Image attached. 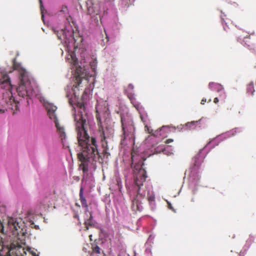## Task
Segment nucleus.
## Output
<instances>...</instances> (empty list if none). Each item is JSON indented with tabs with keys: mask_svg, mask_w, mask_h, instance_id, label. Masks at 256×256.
<instances>
[{
	"mask_svg": "<svg viewBox=\"0 0 256 256\" xmlns=\"http://www.w3.org/2000/svg\"><path fill=\"white\" fill-rule=\"evenodd\" d=\"M254 242V237L252 236H249L248 238L246 240L244 246L248 249Z\"/></svg>",
	"mask_w": 256,
	"mask_h": 256,
	"instance_id": "obj_15",
	"label": "nucleus"
},
{
	"mask_svg": "<svg viewBox=\"0 0 256 256\" xmlns=\"http://www.w3.org/2000/svg\"><path fill=\"white\" fill-rule=\"evenodd\" d=\"M144 129H145V130L146 132H147L148 133V134H152V130L148 126H144Z\"/></svg>",
	"mask_w": 256,
	"mask_h": 256,
	"instance_id": "obj_23",
	"label": "nucleus"
},
{
	"mask_svg": "<svg viewBox=\"0 0 256 256\" xmlns=\"http://www.w3.org/2000/svg\"><path fill=\"white\" fill-rule=\"evenodd\" d=\"M2 240V238L0 236V242H1Z\"/></svg>",
	"mask_w": 256,
	"mask_h": 256,
	"instance_id": "obj_36",
	"label": "nucleus"
},
{
	"mask_svg": "<svg viewBox=\"0 0 256 256\" xmlns=\"http://www.w3.org/2000/svg\"><path fill=\"white\" fill-rule=\"evenodd\" d=\"M92 252L96 254H100V248L98 246L95 244H92Z\"/></svg>",
	"mask_w": 256,
	"mask_h": 256,
	"instance_id": "obj_16",
	"label": "nucleus"
},
{
	"mask_svg": "<svg viewBox=\"0 0 256 256\" xmlns=\"http://www.w3.org/2000/svg\"><path fill=\"white\" fill-rule=\"evenodd\" d=\"M132 104H133L134 106V108H136V109L138 110V109L140 107V104L138 102L136 101V98H134V100H130Z\"/></svg>",
	"mask_w": 256,
	"mask_h": 256,
	"instance_id": "obj_20",
	"label": "nucleus"
},
{
	"mask_svg": "<svg viewBox=\"0 0 256 256\" xmlns=\"http://www.w3.org/2000/svg\"><path fill=\"white\" fill-rule=\"evenodd\" d=\"M134 0H120L119 2L120 6L122 9H126L132 5Z\"/></svg>",
	"mask_w": 256,
	"mask_h": 256,
	"instance_id": "obj_12",
	"label": "nucleus"
},
{
	"mask_svg": "<svg viewBox=\"0 0 256 256\" xmlns=\"http://www.w3.org/2000/svg\"><path fill=\"white\" fill-rule=\"evenodd\" d=\"M92 236V234L89 236V237H90V240H92V238H91Z\"/></svg>",
	"mask_w": 256,
	"mask_h": 256,
	"instance_id": "obj_34",
	"label": "nucleus"
},
{
	"mask_svg": "<svg viewBox=\"0 0 256 256\" xmlns=\"http://www.w3.org/2000/svg\"><path fill=\"white\" fill-rule=\"evenodd\" d=\"M132 160H133V156L132 155Z\"/></svg>",
	"mask_w": 256,
	"mask_h": 256,
	"instance_id": "obj_37",
	"label": "nucleus"
},
{
	"mask_svg": "<svg viewBox=\"0 0 256 256\" xmlns=\"http://www.w3.org/2000/svg\"><path fill=\"white\" fill-rule=\"evenodd\" d=\"M202 120V119H200L198 121H193L190 122H188L186 126L190 128H192V126H194L196 123L200 122Z\"/></svg>",
	"mask_w": 256,
	"mask_h": 256,
	"instance_id": "obj_19",
	"label": "nucleus"
},
{
	"mask_svg": "<svg viewBox=\"0 0 256 256\" xmlns=\"http://www.w3.org/2000/svg\"><path fill=\"white\" fill-rule=\"evenodd\" d=\"M12 100L14 102V104H11V105L12 106V108L14 110H18V102H16L14 98H13V99L10 98V102H12Z\"/></svg>",
	"mask_w": 256,
	"mask_h": 256,
	"instance_id": "obj_18",
	"label": "nucleus"
},
{
	"mask_svg": "<svg viewBox=\"0 0 256 256\" xmlns=\"http://www.w3.org/2000/svg\"><path fill=\"white\" fill-rule=\"evenodd\" d=\"M206 102V98H202L201 100L200 104H204L205 102Z\"/></svg>",
	"mask_w": 256,
	"mask_h": 256,
	"instance_id": "obj_28",
	"label": "nucleus"
},
{
	"mask_svg": "<svg viewBox=\"0 0 256 256\" xmlns=\"http://www.w3.org/2000/svg\"><path fill=\"white\" fill-rule=\"evenodd\" d=\"M74 217L76 218H78V216L76 214Z\"/></svg>",
	"mask_w": 256,
	"mask_h": 256,
	"instance_id": "obj_33",
	"label": "nucleus"
},
{
	"mask_svg": "<svg viewBox=\"0 0 256 256\" xmlns=\"http://www.w3.org/2000/svg\"><path fill=\"white\" fill-rule=\"evenodd\" d=\"M246 92L247 93L250 94L252 95L253 94L254 92V84L253 82H250L247 85Z\"/></svg>",
	"mask_w": 256,
	"mask_h": 256,
	"instance_id": "obj_14",
	"label": "nucleus"
},
{
	"mask_svg": "<svg viewBox=\"0 0 256 256\" xmlns=\"http://www.w3.org/2000/svg\"><path fill=\"white\" fill-rule=\"evenodd\" d=\"M222 24H224V18H222Z\"/></svg>",
	"mask_w": 256,
	"mask_h": 256,
	"instance_id": "obj_35",
	"label": "nucleus"
},
{
	"mask_svg": "<svg viewBox=\"0 0 256 256\" xmlns=\"http://www.w3.org/2000/svg\"><path fill=\"white\" fill-rule=\"evenodd\" d=\"M134 86L132 84H129L125 90L124 92L130 100H134V94L133 92Z\"/></svg>",
	"mask_w": 256,
	"mask_h": 256,
	"instance_id": "obj_9",
	"label": "nucleus"
},
{
	"mask_svg": "<svg viewBox=\"0 0 256 256\" xmlns=\"http://www.w3.org/2000/svg\"><path fill=\"white\" fill-rule=\"evenodd\" d=\"M122 127L123 131V134L124 138L128 137L130 138H132L134 137L135 128L134 125L130 124L124 126L122 118H121Z\"/></svg>",
	"mask_w": 256,
	"mask_h": 256,
	"instance_id": "obj_5",
	"label": "nucleus"
},
{
	"mask_svg": "<svg viewBox=\"0 0 256 256\" xmlns=\"http://www.w3.org/2000/svg\"><path fill=\"white\" fill-rule=\"evenodd\" d=\"M8 224L10 230L12 232L13 235L16 236L18 234V230L20 229V226L15 218H9Z\"/></svg>",
	"mask_w": 256,
	"mask_h": 256,
	"instance_id": "obj_6",
	"label": "nucleus"
},
{
	"mask_svg": "<svg viewBox=\"0 0 256 256\" xmlns=\"http://www.w3.org/2000/svg\"><path fill=\"white\" fill-rule=\"evenodd\" d=\"M168 207L170 209H172V204L170 203H169V202H168Z\"/></svg>",
	"mask_w": 256,
	"mask_h": 256,
	"instance_id": "obj_32",
	"label": "nucleus"
},
{
	"mask_svg": "<svg viewBox=\"0 0 256 256\" xmlns=\"http://www.w3.org/2000/svg\"><path fill=\"white\" fill-rule=\"evenodd\" d=\"M84 188L82 187H81L80 190V200L82 204V207H88V204L86 202V200L84 196Z\"/></svg>",
	"mask_w": 256,
	"mask_h": 256,
	"instance_id": "obj_13",
	"label": "nucleus"
},
{
	"mask_svg": "<svg viewBox=\"0 0 256 256\" xmlns=\"http://www.w3.org/2000/svg\"><path fill=\"white\" fill-rule=\"evenodd\" d=\"M219 100L218 98H215L214 100V102L215 104H217Z\"/></svg>",
	"mask_w": 256,
	"mask_h": 256,
	"instance_id": "obj_29",
	"label": "nucleus"
},
{
	"mask_svg": "<svg viewBox=\"0 0 256 256\" xmlns=\"http://www.w3.org/2000/svg\"><path fill=\"white\" fill-rule=\"evenodd\" d=\"M40 1V10H41V14H42V18H43L44 16V6H43V4H42V0H39Z\"/></svg>",
	"mask_w": 256,
	"mask_h": 256,
	"instance_id": "obj_21",
	"label": "nucleus"
},
{
	"mask_svg": "<svg viewBox=\"0 0 256 256\" xmlns=\"http://www.w3.org/2000/svg\"><path fill=\"white\" fill-rule=\"evenodd\" d=\"M54 34L57 36L58 38L60 40L62 39V35L64 34V30H61L60 31L56 30L55 29H53Z\"/></svg>",
	"mask_w": 256,
	"mask_h": 256,
	"instance_id": "obj_17",
	"label": "nucleus"
},
{
	"mask_svg": "<svg viewBox=\"0 0 256 256\" xmlns=\"http://www.w3.org/2000/svg\"><path fill=\"white\" fill-rule=\"evenodd\" d=\"M0 232L4 234V228L2 223H0Z\"/></svg>",
	"mask_w": 256,
	"mask_h": 256,
	"instance_id": "obj_26",
	"label": "nucleus"
},
{
	"mask_svg": "<svg viewBox=\"0 0 256 256\" xmlns=\"http://www.w3.org/2000/svg\"><path fill=\"white\" fill-rule=\"evenodd\" d=\"M78 70H76V72L78 73V75L76 76L74 84L72 86V90L74 92V94L76 96L77 94V90H79L80 88L82 87L81 86L82 84V78L80 76V74L78 72Z\"/></svg>",
	"mask_w": 256,
	"mask_h": 256,
	"instance_id": "obj_8",
	"label": "nucleus"
},
{
	"mask_svg": "<svg viewBox=\"0 0 256 256\" xmlns=\"http://www.w3.org/2000/svg\"><path fill=\"white\" fill-rule=\"evenodd\" d=\"M204 159V156L202 154V152H200L193 158L194 166L198 167L203 162Z\"/></svg>",
	"mask_w": 256,
	"mask_h": 256,
	"instance_id": "obj_10",
	"label": "nucleus"
},
{
	"mask_svg": "<svg viewBox=\"0 0 256 256\" xmlns=\"http://www.w3.org/2000/svg\"><path fill=\"white\" fill-rule=\"evenodd\" d=\"M208 87L212 90L220 92L221 94L220 96H222L224 98H225L226 94L222 86L218 83L211 82L209 84Z\"/></svg>",
	"mask_w": 256,
	"mask_h": 256,
	"instance_id": "obj_7",
	"label": "nucleus"
},
{
	"mask_svg": "<svg viewBox=\"0 0 256 256\" xmlns=\"http://www.w3.org/2000/svg\"><path fill=\"white\" fill-rule=\"evenodd\" d=\"M68 11V8L67 6H63L62 8L61 12H66Z\"/></svg>",
	"mask_w": 256,
	"mask_h": 256,
	"instance_id": "obj_24",
	"label": "nucleus"
},
{
	"mask_svg": "<svg viewBox=\"0 0 256 256\" xmlns=\"http://www.w3.org/2000/svg\"><path fill=\"white\" fill-rule=\"evenodd\" d=\"M13 66L14 67V69H16V70L18 69L17 66H16V63H15V62H14Z\"/></svg>",
	"mask_w": 256,
	"mask_h": 256,
	"instance_id": "obj_30",
	"label": "nucleus"
},
{
	"mask_svg": "<svg viewBox=\"0 0 256 256\" xmlns=\"http://www.w3.org/2000/svg\"><path fill=\"white\" fill-rule=\"evenodd\" d=\"M224 29L226 30V28H225V26H224Z\"/></svg>",
	"mask_w": 256,
	"mask_h": 256,
	"instance_id": "obj_38",
	"label": "nucleus"
},
{
	"mask_svg": "<svg viewBox=\"0 0 256 256\" xmlns=\"http://www.w3.org/2000/svg\"><path fill=\"white\" fill-rule=\"evenodd\" d=\"M70 56H71V58H72V60L74 61V64L75 65L76 64V58H74V56H72V55H70Z\"/></svg>",
	"mask_w": 256,
	"mask_h": 256,
	"instance_id": "obj_27",
	"label": "nucleus"
},
{
	"mask_svg": "<svg viewBox=\"0 0 256 256\" xmlns=\"http://www.w3.org/2000/svg\"><path fill=\"white\" fill-rule=\"evenodd\" d=\"M93 217L92 216V213L90 212V218L86 220H85L84 222V224L85 226V230H88L89 229V226H94V222L92 220Z\"/></svg>",
	"mask_w": 256,
	"mask_h": 256,
	"instance_id": "obj_11",
	"label": "nucleus"
},
{
	"mask_svg": "<svg viewBox=\"0 0 256 256\" xmlns=\"http://www.w3.org/2000/svg\"><path fill=\"white\" fill-rule=\"evenodd\" d=\"M173 141H174V140L172 139L168 138L166 140L165 143L166 144H168L170 142H172Z\"/></svg>",
	"mask_w": 256,
	"mask_h": 256,
	"instance_id": "obj_25",
	"label": "nucleus"
},
{
	"mask_svg": "<svg viewBox=\"0 0 256 256\" xmlns=\"http://www.w3.org/2000/svg\"><path fill=\"white\" fill-rule=\"evenodd\" d=\"M87 94L85 90L82 96V102L77 104L80 111L74 116L76 130L77 132V138L79 146L81 147L80 152L78 154V158L81 164L80 167L82 168L83 172L88 170V168L92 166L95 168L96 162L102 164L105 160L110 156L108 152V148L106 138L108 137L103 127L98 128L100 138L101 146L102 148V152H100L98 148L96 138L90 137L88 132L90 129L88 116L85 112V106L83 99Z\"/></svg>",
	"mask_w": 256,
	"mask_h": 256,
	"instance_id": "obj_1",
	"label": "nucleus"
},
{
	"mask_svg": "<svg viewBox=\"0 0 256 256\" xmlns=\"http://www.w3.org/2000/svg\"><path fill=\"white\" fill-rule=\"evenodd\" d=\"M143 164L138 162L134 166V178L137 188V194L132 200V209L133 211L140 212L143 209L142 200L147 196L150 203L154 202L155 197L153 194L150 192V188L144 185L146 178L147 177L146 170L142 168Z\"/></svg>",
	"mask_w": 256,
	"mask_h": 256,
	"instance_id": "obj_2",
	"label": "nucleus"
},
{
	"mask_svg": "<svg viewBox=\"0 0 256 256\" xmlns=\"http://www.w3.org/2000/svg\"><path fill=\"white\" fill-rule=\"evenodd\" d=\"M19 96L28 100L34 96V90L27 72L22 70L20 72V84L16 88Z\"/></svg>",
	"mask_w": 256,
	"mask_h": 256,
	"instance_id": "obj_3",
	"label": "nucleus"
},
{
	"mask_svg": "<svg viewBox=\"0 0 256 256\" xmlns=\"http://www.w3.org/2000/svg\"><path fill=\"white\" fill-rule=\"evenodd\" d=\"M44 106L48 111V114L49 116V118L51 120H54L55 123L57 131L60 135V137L62 140L64 146L68 148V146L67 145L68 144L66 140V134L64 131V128L63 126H61L58 122V120L56 114V111L57 109L56 106L49 102L46 103Z\"/></svg>",
	"mask_w": 256,
	"mask_h": 256,
	"instance_id": "obj_4",
	"label": "nucleus"
},
{
	"mask_svg": "<svg viewBox=\"0 0 256 256\" xmlns=\"http://www.w3.org/2000/svg\"><path fill=\"white\" fill-rule=\"evenodd\" d=\"M96 120H97L98 122V125L99 126V128L100 127H102V126L101 120H100V116L98 114H96Z\"/></svg>",
	"mask_w": 256,
	"mask_h": 256,
	"instance_id": "obj_22",
	"label": "nucleus"
},
{
	"mask_svg": "<svg viewBox=\"0 0 256 256\" xmlns=\"http://www.w3.org/2000/svg\"><path fill=\"white\" fill-rule=\"evenodd\" d=\"M84 208H86V210H85L86 213L87 212H88L89 213L90 212H89L88 206V207H84Z\"/></svg>",
	"mask_w": 256,
	"mask_h": 256,
	"instance_id": "obj_31",
	"label": "nucleus"
}]
</instances>
